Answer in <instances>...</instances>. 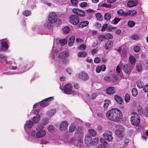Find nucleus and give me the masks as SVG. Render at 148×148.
Wrapping results in <instances>:
<instances>
[{
    "mask_svg": "<svg viewBox=\"0 0 148 148\" xmlns=\"http://www.w3.org/2000/svg\"><path fill=\"white\" fill-rule=\"evenodd\" d=\"M120 21L119 18H115L112 21V24L114 25L116 24Z\"/></svg>",
    "mask_w": 148,
    "mask_h": 148,
    "instance_id": "nucleus-47",
    "label": "nucleus"
},
{
    "mask_svg": "<svg viewBox=\"0 0 148 148\" xmlns=\"http://www.w3.org/2000/svg\"><path fill=\"white\" fill-rule=\"evenodd\" d=\"M137 86L139 88H141L144 86V84L141 80L139 79L137 82Z\"/></svg>",
    "mask_w": 148,
    "mask_h": 148,
    "instance_id": "nucleus-31",
    "label": "nucleus"
},
{
    "mask_svg": "<svg viewBox=\"0 0 148 148\" xmlns=\"http://www.w3.org/2000/svg\"><path fill=\"white\" fill-rule=\"evenodd\" d=\"M99 142V139L97 138H95L93 140L92 139L91 145H95L97 144Z\"/></svg>",
    "mask_w": 148,
    "mask_h": 148,
    "instance_id": "nucleus-33",
    "label": "nucleus"
},
{
    "mask_svg": "<svg viewBox=\"0 0 148 148\" xmlns=\"http://www.w3.org/2000/svg\"><path fill=\"white\" fill-rule=\"evenodd\" d=\"M79 49L81 50H84L86 49V45L84 44L81 45L79 47Z\"/></svg>",
    "mask_w": 148,
    "mask_h": 148,
    "instance_id": "nucleus-63",
    "label": "nucleus"
},
{
    "mask_svg": "<svg viewBox=\"0 0 148 148\" xmlns=\"http://www.w3.org/2000/svg\"><path fill=\"white\" fill-rule=\"evenodd\" d=\"M69 21L72 24L76 25L79 23V19L77 15H71L69 17Z\"/></svg>",
    "mask_w": 148,
    "mask_h": 148,
    "instance_id": "nucleus-4",
    "label": "nucleus"
},
{
    "mask_svg": "<svg viewBox=\"0 0 148 148\" xmlns=\"http://www.w3.org/2000/svg\"><path fill=\"white\" fill-rule=\"evenodd\" d=\"M127 24L130 27H133L135 25L134 22L132 21H130L128 22Z\"/></svg>",
    "mask_w": 148,
    "mask_h": 148,
    "instance_id": "nucleus-43",
    "label": "nucleus"
},
{
    "mask_svg": "<svg viewBox=\"0 0 148 148\" xmlns=\"http://www.w3.org/2000/svg\"><path fill=\"white\" fill-rule=\"evenodd\" d=\"M77 134L78 136H83V128L80 126L78 127L77 130Z\"/></svg>",
    "mask_w": 148,
    "mask_h": 148,
    "instance_id": "nucleus-19",
    "label": "nucleus"
},
{
    "mask_svg": "<svg viewBox=\"0 0 148 148\" xmlns=\"http://www.w3.org/2000/svg\"><path fill=\"white\" fill-rule=\"evenodd\" d=\"M0 43L1 44L2 50L4 51H6L9 47V42L8 41H3L2 40H0Z\"/></svg>",
    "mask_w": 148,
    "mask_h": 148,
    "instance_id": "nucleus-10",
    "label": "nucleus"
},
{
    "mask_svg": "<svg viewBox=\"0 0 148 148\" xmlns=\"http://www.w3.org/2000/svg\"><path fill=\"white\" fill-rule=\"evenodd\" d=\"M51 23H50V22L47 21L45 24L44 25L45 27H47V28H50L51 27Z\"/></svg>",
    "mask_w": 148,
    "mask_h": 148,
    "instance_id": "nucleus-57",
    "label": "nucleus"
},
{
    "mask_svg": "<svg viewBox=\"0 0 148 148\" xmlns=\"http://www.w3.org/2000/svg\"><path fill=\"white\" fill-rule=\"evenodd\" d=\"M72 86L71 84H67L64 86V93L67 94H72L73 95H75L76 93L72 90Z\"/></svg>",
    "mask_w": 148,
    "mask_h": 148,
    "instance_id": "nucleus-3",
    "label": "nucleus"
},
{
    "mask_svg": "<svg viewBox=\"0 0 148 148\" xmlns=\"http://www.w3.org/2000/svg\"><path fill=\"white\" fill-rule=\"evenodd\" d=\"M118 129L115 131L116 135L117 137L122 138L123 137V132L124 130V128L121 125L117 126Z\"/></svg>",
    "mask_w": 148,
    "mask_h": 148,
    "instance_id": "nucleus-6",
    "label": "nucleus"
},
{
    "mask_svg": "<svg viewBox=\"0 0 148 148\" xmlns=\"http://www.w3.org/2000/svg\"><path fill=\"white\" fill-rule=\"evenodd\" d=\"M113 42L111 41H108L105 45L106 49H108L110 48L113 46Z\"/></svg>",
    "mask_w": 148,
    "mask_h": 148,
    "instance_id": "nucleus-26",
    "label": "nucleus"
},
{
    "mask_svg": "<svg viewBox=\"0 0 148 148\" xmlns=\"http://www.w3.org/2000/svg\"><path fill=\"white\" fill-rule=\"evenodd\" d=\"M127 54V51L126 50H123L122 51L121 56L123 57H125L126 56Z\"/></svg>",
    "mask_w": 148,
    "mask_h": 148,
    "instance_id": "nucleus-54",
    "label": "nucleus"
},
{
    "mask_svg": "<svg viewBox=\"0 0 148 148\" xmlns=\"http://www.w3.org/2000/svg\"><path fill=\"white\" fill-rule=\"evenodd\" d=\"M49 121L48 119H45L43 120L42 122V124H44V125L45 126V125Z\"/></svg>",
    "mask_w": 148,
    "mask_h": 148,
    "instance_id": "nucleus-64",
    "label": "nucleus"
},
{
    "mask_svg": "<svg viewBox=\"0 0 148 148\" xmlns=\"http://www.w3.org/2000/svg\"><path fill=\"white\" fill-rule=\"evenodd\" d=\"M53 99L52 97H50L45 99L41 101L40 104V106L44 107L47 106L49 104V102L52 100Z\"/></svg>",
    "mask_w": 148,
    "mask_h": 148,
    "instance_id": "nucleus-11",
    "label": "nucleus"
},
{
    "mask_svg": "<svg viewBox=\"0 0 148 148\" xmlns=\"http://www.w3.org/2000/svg\"><path fill=\"white\" fill-rule=\"evenodd\" d=\"M57 20V16L56 13L53 12H51L48 17V20L50 23H54Z\"/></svg>",
    "mask_w": 148,
    "mask_h": 148,
    "instance_id": "nucleus-5",
    "label": "nucleus"
},
{
    "mask_svg": "<svg viewBox=\"0 0 148 148\" xmlns=\"http://www.w3.org/2000/svg\"><path fill=\"white\" fill-rule=\"evenodd\" d=\"M54 127L52 125L49 126L48 127V130L49 132H52L54 130Z\"/></svg>",
    "mask_w": 148,
    "mask_h": 148,
    "instance_id": "nucleus-60",
    "label": "nucleus"
},
{
    "mask_svg": "<svg viewBox=\"0 0 148 148\" xmlns=\"http://www.w3.org/2000/svg\"><path fill=\"white\" fill-rule=\"evenodd\" d=\"M75 39V37L73 36H71L69 38L68 45L69 46H71L73 45Z\"/></svg>",
    "mask_w": 148,
    "mask_h": 148,
    "instance_id": "nucleus-23",
    "label": "nucleus"
},
{
    "mask_svg": "<svg viewBox=\"0 0 148 148\" xmlns=\"http://www.w3.org/2000/svg\"><path fill=\"white\" fill-rule=\"evenodd\" d=\"M23 14L26 16H27L30 15L31 12L29 10H25L23 12Z\"/></svg>",
    "mask_w": 148,
    "mask_h": 148,
    "instance_id": "nucleus-51",
    "label": "nucleus"
},
{
    "mask_svg": "<svg viewBox=\"0 0 148 148\" xmlns=\"http://www.w3.org/2000/svg\"><path fill=\"white\" fill-rule=\"evenodd\" d=\"M134 51L136 52H139L140 50V48L139 46H136L133 48Z\"/></svg>",
    "mask_w": 148,
    "mask_h": 148,
    "instance_id": "nucleus-53",
    "label": "nucleus"
},
{
    "mask_svg": "<svg viewBox=\"0 0 148 148\" xmlns=\"http://www.w3.org/2000/svg\"><path fill=\"white\" fill-rule=\"evenodd\" d=\"M95 16L97 19L100 21H101L103 18V17L99 13H97L96 14Z\"/></svg>",
    "mask_w": 148,
    "mask_h": 148,
    "instance_id": "nucleus-39",
    "label": "nucleus"
},
{
    "mask_svg": "<svg viewBox=\"0 0 148 148\" xmlns=\"http://www.w3.org/2000/svg\"><path fill=\"white\" fill-rule=\"evenodd\" d=\"M33 123L30 120H29L27 121L24 125V128L26 129L27 128H30L33 125Z\"/></svg>",
    "mask_w": 148,
    "mask_h": 148,
    "instance_id": "nucleus-22",
    "label": "nucleus"
},
{
    "mask_svg": "<svg viewBox=\"0 0 148 148\" xmlns=\"http://www.w3.org/2000/svg\"><path fill=\"white\" fill-rule=\"evenodd\" d=\"M106 92L108 94L111 95L114 93L115 90L114 87H110L107 88Z\"/></svg>",
    "mask_w": 148,
    "mask_h": 148,
    "instance_id": "nucleus-18",
    "label": "nucleus"
},
{
    "mask_svg": "<svg viewBox=\"0 0 148 148\" xmlns=\"http://www.w3.org/2000/svg\"><path fill=\"white\" fill-rule=\"evenodd\" d=\"M111 14L109 13H106L104 15V18L105 20L107 21L109 20L111 18Z\"/></svg>",
    "mask_w": 148,
    "mask_h": 148,
    "instance_id": "nucleus-34",
    "label": "nucleus"
},
{
    "mask_svg": "<svg viewBox=\"0 0 148 148\" xmlns=\"http://www.w3.org/2000/svg\"><path fill=\"white\" fill-rule=\"evenodd\" d=\"M125 102L127 103L128 102L130 99V96L128 94H125Z\"/></svg>",
    "mask_w": 148,
    "mask_h": 148,
    "instance_id": "nucleus-49",
    "label": "nucleus"
},
{
    "mask_svg": "<svg viewBox=\"0 0 148 148\" xmlns=\"http://www.w3.org/2000/svg\"><path fill=\"white\" fill-rule=\"evenodd\" d=\"M123 70L126 74H129L130 73L131 69L130 66L127 64H125L123 66Z\"/></svg>",
    "mask_w": 148,
    "mask_h": 148,
    "instance_id": "nucleus-16",
    "label": "nucleus"
},
{
    "mask_svg": "<svg viewBox=\"0 0 148 148\" xmlns=\"http://www.w3.org/2000/svg\"><path fill=\"white\" fill-rule=\"evenodd\" d=\"M79 78L83 81H86L88 79L89 77L87 73L85 72L82 71L79 73Z\"/></svg>",
    "mask_w": 148,
    "mask_h": 148,
    "instance_id": "nucleus-9",
    "label": "nucleus"
},
{
    "mask_svg": "<svg viewBox=\"0 0 148 148\" xmlns=\"http://www.w3.org/2000/svg\"><path fill=\"white\" fill-rule=\"evenodd\" d=\"M72 11L78 17H83L85 16V12L82 10L75 8L73 9Z\"/></svg>",
    "mask_w": 148,
    "mask_h": 148,
    "instance_id": "nucleus-8",
    "label": "nucleus"
},
{
    "mask_svg": "<svg viewBox=\"0 0 148 148\" xmlns=\"http://www.w3.org/2000/svg\"><path fill=\"white\" fill-rule=\"evenodd\" d=\"M136 68L137 71L138 72L142 70V66L140 64H137L136 66Z\"/></svg>",
    "mask_w": 148,
    "mask_h": 148,
    "instance_id": "nucleus-44",
    "label": "nucleus"
},
{
    "mask_svg": "<svg viewBox=\"0 0 148 148\" xmlns=\"http://www.w3.org/2000/svg\"><path fill=\"white\" fill-rule=\"evenodd\" d=\"M105 39L106 40H109L110 39H112L113 38L112 34L110 33H108L105 35Z\"/></svg>",
    "mask_w": 148,
    "mask_h": 148,
    "instance_id": "nucleus-36",
    "label": "nucleus"
},
{
    "mask_svg": "<svg viewBox=\"0 0 148 148\" xmlns=\"http://www.w3.org/2000/svg\"><path fill=\"white\" fill-rule=\"evenodd\" d=\"M131 115V122L132 124L135 126H138L140 122L139 116L137 113L135 112H133Z\"/></svg>",
    "mask_w": 148,
    "mask_h": 148,
    "instance_id": "nucleus-2",
    "label": "nucleus"
},
{
    "mask_svg": "<svg viewBox=\"0 0 148 148\" xmlns=\"http://www.w3.org/2000/svg\"><path fill=\"white\" fill-rule=\"evenodd\" d=\"M110 102L109 100H105L103 104V108L105 110L108 109V107L110 103Z\"/></svg>",
    "mask_w": 148,
    "mask_h": 148,
    "instance_id": "nucleus-29",
    "label": "nucleus"
},
{
    "mask_svg": "<svg viewBox=\"0 0 148 148\" xmlns=\"http://www.w3.org/2000/svg\"><path fill=\"white\" fill-rule=\"evenodd\" d=\"M116 27H113L111 25H109L107 27V29L109 31V32H110L112 29H116Z\"/></svg>",
    "mask_w": 148,
    "mask_h": 148,
    "instance_id": "nucleus-58",
    "label": "nucleus"
},
{
    "mask_svg": "<svg viewBox=\"0 0 148 148\" xmlns=\"http://www.w3.org/2000/svg\"><path fill=\"white\" fill-rule=\"evenodd\" d=\"M70 31V29L68 26H66L63 28V32L66 34L69 33Z\"/></svg>",
    "mask_w": 148,
    "mask_h": 148,
    "instance_id": "nucleus-42",
    "label": "nucleus"
},
{
    "mask_svg": "<svg viewBox=\"0 0 148 148\" xmlns=\"http://www.w3.org/2000/svg\"><path fill=\"white\" fill-rule=\"evenodd\" d=\"M97 130L98 132L101 133L103 131L102 126L101 125H98L97 128Z\"/></svg>",
    "mask_w": 148,
    "mask_h": 148,
    "instance_id": "nucleus-48",
    "label": "nucleus"
},
{
    "mask_svg": "<svg viewBox=\"0 0 148 148\" xmlns=\"http://www.w3.org/2000/svg\"><path fill=\"white\" fill-rule=\"evenodd\" d=\"M87 5V3L86 2H82L80 4L81 7L83 8L86 7Z\"/></svg>",
    "mask_w": 148,
    "mask_h": 148,
    "instance_id": "nucleus-62",
    "label": "nucleus"
},
{
    "mask_svg": "<svg viewBox=\"0 0 148 148\" xmlns=\"http://www.w3.org/2000/svg\"><path fill=\"white\" fill-rule=\"evenodd\" d=\"M89 134L92 136L95 137L97 135L96 131L93 129H90L88 130Z\"/></svg>",
    "mask_w": 148,
    "mask_h": 148,
    "instance_id": "nucleus-30",
    "label": "nucleus"
},
{
    "mask_svg": "<svg viewBox=\"0 0 148 148\" xmlns=\"http://www.w3.org/2000/svg\"><path fill=\"white\" fill-rule=\"evenodd\" d=\"M46 132L45 130L39 131L36 133V137L38 138H41L45 136L46 134Z\"/></svg>",
    "mask_w": 148,
    "mask_h": 148,
    "instance_id": "nucleus-14",
    "label": "nucleus"
},
{
    "mask_svg": "<svg viewBox=\"0 0 148 148\" xmlns=\"http://www.w3.org/2000/svg\"><path fill=\"white\" fill-rule=\"evenodd\" d=\"M138 3L137 0H129L127 3V5L129 7L136 6Z\"/></svg>",
    "mask_w": 148,
    "mask_h": 148,
    "instance_id": "nucleus-13",
    "label": "nucleus"
},
{
    "mask_svg": "<svg viewBox=\"0 0 148 148\" xmlns=\"http://www.w3.org/2000/svg\"><path fill=\"white\" fill-rule=\"evenodd\" d=\"M88 23L89 22L88 21H83L80 23L79 26L80 27H83L87 26Z\"/></svg>",
    "mask_w": 148,
    "mask_h": 148,
    "instance_id": "nucleus-28",
    "label": "nucleus"
},
{
    "mask_svg": "<svg viewBox=\"0 0 148 148\" xmlns=\"http://www.w3.org/2000/svg\"><path fill=\"white\" fill-rule=\"evenodd\" d=\"M112 133L110 131H106L103 135V137L108 141H112L113 138L112 136Z\"/></svg>",
    "mask_w": 148,
    "mask_h": 148,
    "instance_id": "nucleus-7",
    "label": "nucleus"
},
{
    "mask_svg": "<svg viewBox=\"0 0 148 148\" xmlns=\"http://www.w3.org/2000/svg\"><path fill=\"white\" fill-rule=\"evenodd\" d=\"M71 2L73 5L76 6L77 5L78 2L77 0H71Z\"/></svg>",
    "mask_w": 148,
    "mask_h": 148,
    "instance_id": "nucleus-55",
    "label": "nucleus"
},
{
    "mask_svg": "<svg viewBox=\"0 0 148 148\" xmlns=\"http://www.w3.org/2000/svg\"><path fill=\"white\" fill-rule=\"evenodd\" d=\"M132 94L134 97H136L138 95V91L135 88H133L132 90Z\"/></svg>",
    "mask_w": 148,
    "mask_h": 148,
    "instance_id": "nucleus-37",
    "label": "nucleus"
},
{
    "mask_svg": "<svg viewBox=\"0 0 148 148\" xmlns=\"http://www.w3.org/2000/svg\"><path fill=\"white\" fill-rule=\"evenodd\" d=\"M92 142V137L89 135L86 136L85 138V142L87 146L91 145Z\"/></svg>",
    "mask_w": 148,
    "mask_h": 148,
    "instance_id": "nucleus-15",
    "label": "nucleus"
},
{
    "mask_svg": "<svg viewBox=\"0 0 148 148\" xmlns=\"http://www.w3.org/2000/svg\"><path fill=\"white\" fill-rule=\"evenodd\" d=\"M83 136H79L77 138V145L78 146L81 147L83 143Z\"/></svg>",
    "mask_w": 148,
    "mask_h": 148,
    "instance_id": "nucleus-24",
    "label": "nucleus"
},
{
    "mask_svg": "<svg viewBox=\"0 0 148 148\" xmlns=\"http://www.w3.org/2000/svg\"><path fill=\"white\" fill-rule=\"evenodd\" d=\"M142 114H144L145 116L148 117V109H147V108H144L143 113Z\"/></svg>",
    "mask_w": 148,
    "mask_h": 148,
    "instance_id": "nucleus-40",
    "label": "nucleus"
},
{
    "mask_svg": "<svg viewBox=\"0 0 148 148\" xmlns=\"http://www.w3.org/2000/svg\"><path fill=\"white\" fill-rule=\"evenodd\" d=\"M44 127V124L42 123H40L38 125L36 129L37 131H42L41 130L43 129Z\"/></svg>",
    "mask_w": 148,
    "mask_h": 148,
    "instance_id": "nucleus-35",
    "label": "nucleus"
},
{
    "mask_svg": "<svg viewBox=\"0 0 148 148\" xmlns=\"http://www.w3.org/2000/svg\"><path fill=\"white\" fill-rule=\"evenodd\" d=\"M59 42L61 46H63L66 43L67 41L66 39H64L60 40Z\"/></svg>",
    "mask_w": 148,
    "mask_h": 148,
    "instance_id": "nucleus-45",
    "label": "nucleus"
},
{
    "mask_svg": "<svg viewBox=\"0 0 148 148\" xmlns=\"http://www.w3.org/2000/svg\"><path fill=\"white\" fill-rule=\"evenodd\" d=\"M137 110L138 113L141 114V113H143V109L141 106L139 105L137 107Z\"/></svg>",
    "mask_w": 148,
    "mask_h": 148,
    "instance_id": "nucleus-46",
    "label": "nucleus"
},
{
    "mask_svg": "<svg viewBox=\"0 0 148 148\" xmlns=\"http://www.w3.org/2000/svg\"><path fill=\"white\" fill-rule=\"evenodd\" d=\"M117 13L119 16H126V12H124L122 9L118 10L117 11Z\"/></svg>",
    "mask_w": 148,
    "mask_h": 148,
    "instance_id": "nucleus-27",
    "label": "nucleus"
},
{
    "mask_svg": "<svg viewBox=\"0 0 148 148\" xmlns=\"http://www.w3.org/2000/svg\"><path fill=\"white\" fill-rule=\"evenodd\" d=\"M108 26V24H104L102 27V28L101 30V31L103 32L104 31L106 27H107Z\"/></svg>",
    "mask_w": 148,
    "mask_h": 148,
    "instance_id": "nucleus-56",
    "label": "nucleus"
},
{
    "mask_svg": "<svg viewBox=\"0 0 148 148\" xmlns=\"http://www.w3.org/2000/svg\"><path fill=\"white\" fill-rule=\"evenodd\" d=\"M40 119V115H38L34 116L32 119L33 122L34 123H37L39 121Z\"/></svg>",
    "mask_w": 148,
    "mask_h": 148,
    "instance_id": "nucleus-38",
    "label": "nucleus"
},
{
    "mask_svg": "<svg viewBox=\"0 0 148 148\" xmlns=\"http://www.w3.org/2000/svg\"><path fill=\"white\" fill-rule=\"evenodd\" d=\"M139 38V35L137 34H134L132 35L131 36V38L134 40H137Z\"/></svg>",
    "mask_w": 148,
    "mask_h": 148,
    "instance_id": "nucleus-50",
    "label": "nucleus"
},
{
    "mask_svg": "<svg viewBox=\"0 0 148 148\" xmlns=\"http://www.w3.org/2000/svg\"><path fill=\"white\" fill-rule=\"evenodd\" d=\"M106 115L107 118L109 119L116 122L120 121L123 116L121 111L117 108H113L108 111Z\"/></svg>",
    "mask_w": 148,
    "mask_h": 148,
    "instance_id": "nucleus-1",
    "label": "nucleus"
},
{
    "mask_svg": "<svg viewBox=\"0 0 148 148\" xmlns=\"http://www.w3.org/2000/svg\"><path fill=\"white\" fill-rule=\"evenodd\" d=\"M100 60L98 57H97L95 58L94 60V62L95 63H98L100 62Z\"/></svg>",
    "mask_w": 148,
    "mask_h": 148,
    "instance_id": "nucleus-59",
    "label": "nucleus"
},
{
    "mask_svg": "<svg viewBox=\"0 0 148 148\" xmlns=\"http://www.w3.org/2000/svg\"><path fill=\"white\" fill-rule=\"evenodd\" d=\"M116 70L118 73H120L121 71V67H120L119 65L117 66Z\"/></svg>",
    "mask_w": 148,
    "mask_h": 148,
    "instance_id": "nucleus-61",
    "label": "nucleus"
},
{
    "mask_svg": "<svg viewBox=\"0 0 148 148\" xmlns=\"http://www.w3.org/2000/svg\"><path fill=\"white\" fill-rule=\"evenodd\" d=\"M129 59L130 62L131 64L132 65L135 64L136 59L133 56H130Z\"/></svg>",
    "mask_w": 148,
    "mask_h": 148,
    "instance_id": "nucleus-32",
    "label": "nucleus"
},
{
    "mask_svg": "<svg viewBox=\"0 0 148 148\" xmlns=\"http://www.w3.org/2000/svg\"><path fill=\"white\" fill-rule=\"evenodd\" d=\"M114 98L115 100L117 103L120 104L122 103L123 100L121 97L118 95H116L114 96Z\"/></svg>",
    "mask_w": 148,
    "mask_h": 148,
    "instance_id": "nucleus-20",
    "label": "nucleus"
},
{
    "mask_svg": "<svg viewBox=\"0 0 148 148\" xmlns=\"http://www.w3.org/2000/svg\"><path fill=\"white\" fill-rule=\"evenodd\" d=\"M69 55V53L67 52H62L60 53L58 55L59 58L61 59L65 58Z\"/></svg>",
    "mask_w": 148,
    "mask_h": 148,
    "instance_id": "nucleus-17",
    "label": "nucleus"
},
{
    "mask_svg": "<svg viewBox=\"0 0 148 148\" xmlns=\"http://www.w3.org/2000/svg\"><path fill=\"white\" fill-rule=\"evenodd\" d=\"M68 125V123L66 121H62L60 125V130L61 131L65 130L67 128Z\"/></svg>",
    "mask_w": 148,
    "mask_h": 148,
    "instance_id": "nucleus-12",
    "label": "nucleus"
},
{
    "mask_svg": "<svg viewBox=\"0 0 148 148\" xmlns=\"http://www.w3.org/2000/svg\"><path fill=\"white\" fill-rule=\"evenodd\" d=\"M75 129V127L73 125H71L69 127V131L70 132H73Z\"/></svg>",
    "mask_w": 148,
    "mask_h": 148,
    "instance_id": "nucleus-52",
    "label": "nucleus"
},
{
    "mask_svg": "<svg viewBox=\"0 0 148 148\" xmlns=\"http://www.w3.org/2000/svg\"><path fill=\"white\" fill-rule=\"evenodd\" d=\"M137 12L135 10H129L126 12V16H133L136 14Z\"/></svg>",
    "mask_w": 148,
    "mask_h": 148,
    "instance_id": "nucleus-21",
    "label": "nucleus"
},
{
    "mask_svg": "<svg viewBox=\"0 0 148 148\" xmlns=\"http://www.w3.org/2000/svg\"><path fill=\"white\" fill-rule=\"evenodd\" d=\"M98 38L101 42H102L104 39H106L104 35L102 34L99 35L98 37Z\"/></svg>",
    "mask_w": 148,
    "mask_h": 148,
    "instance_id": "nucleus-41",
    "label": "nucleus"
},
{
    "mask_svg": "<svg viewBox=\"0 0 148 148\" xmlns=\"http://www.w3.org/2000/svg\"><path fill=\"white\" fill-rule=\"evenodd\" d=\"M87 54V53L84 51H80L77 53V56L79 57L84 58L86 57Z\"/></svg>",
    "mask_w": 148,
    "mask_h": 148,
    "instance_id": "nucleus-25",
    "label": "nucleus"
}]
</instances>
